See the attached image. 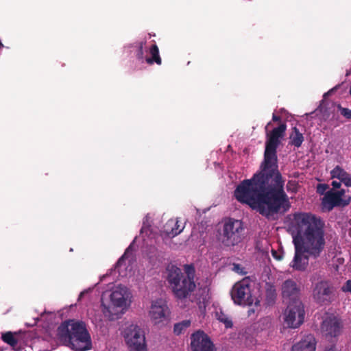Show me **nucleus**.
I'll use <instances>...</instances> for the list:
<instances>
[{"instance_id":"obj_1","label":"nucleus","mask_w":351,"mask_h":351,"mask_svg":"<svg viewBox=\"0 0 351 351\" xmlns=\"http://www.w3.org/2000/svg\"><path fill=\"white\" fill-rule=\"evenodd\" d=\"M261 171L252 178L243 180L234 191L235 199L268 217L285 214L291 208L289 197L284 190L285 180L278 169L262 163Z\"/></svg>"},{"instance_id":"obj_2","label":"nucleus","mask_w":351,"mask_h":351,"mask_svg":"<svg viewBox=\"0 0 351 351\" xmlns=\"http://www.w3.org/2000/svg\"><path fill=\"white\" fill-rule=\"evenodd\" d=\"M285 223L293 243L304 248L313 258L321 256L326 246L324 221H285Z\"/></svg>"},{"instance_id":"obj_3","label":"nucleus","mask_w":351,"mask_h":351,"mask_svg":"<svg viewBox=\"0 0 351 351\" xmlns=\"http://www.w3.org/2000/svg\"><path fill=\"white\" fill-rule=\"evenodd\" d=\"M184 272L173 264H169L165 270V278L177 300L187 298L196 287L195 269L193 265H184Z\"/></svg>"},{"instance_id":"obj_4","label":"nucleus","mask_w":351,"mask_h":351,"mask_svg":"<svg viewBox=\"0 0 351 351\" xmlns=\"http://www.w3.org/2000/svg\"><path fill=\"white\" fill-rule=\"evenodd\" d=\"M57 335L61 342L74 351H87L91 349L90 335L83 322L69 319L58 328Z\"/></svg>"},{"instance_id":"obj_5","label":"nucleus","mask_w":351,"mask_h":351,"mask_svg":"<svg viewBox=\"0 0 351 351\" xmlns=\"http://www.w3.org/2000/svg\"><path fill=\"white\" fill-rule=\"evenodd\" d=\"M328 189L326 184H318L317 186V192L320 195L324 194L321 203L323 212H330L335 207L344 208L350 204L351 196L346 194L345 189L326 191Z\"/></svg>"},{"instance_id":"obj_6","label":"nucleus","mask_w":351,"mask_h":351,"mask_svg":"<svg viewBox=\"0 0 351 351\" xmlns=\"http://www.w3.org/2000/svg\"><path fill=\"white\" fill-rule=\"evenodd\" d=\"M287 130L286 123H280L271 132L265 144L264 160L263 163L275 169H278L277 147L280 144V138L285 136Z\"/></svg>"},{"instance_id":"obj_7","label":"nucleus","mask_w":351,"mask_h":351,"mask_svg":"<svg viewBox=\"0 0 351 351\" xmlns=\"http://www.w3.org/2000/svg\"><path fill=\"white\" fill-rule=\"evenodd\" d=\"M244 230L243 221H226L220 233V240L226 246H234L242 241Z\"/></svg>"},{"instance_id":"obj_8","label":"nucleus","mask_w":351,"mask_h":351,"mask_svg":"<svg viewBox=\"0 0 351 351\" xmlns=\"http://www.w3.org/2000/svg\"><path fill=\"white\" fill-rule=\"evenodd\" d=\"M171 310L167 302L162 299L153 300L149 311V316L155 326H165L171 319Z\"/></svg>"},{"instance_id":"obj_9","label":"nucleus","mask_w":351,"mask_h":351,"mask_svg":"<svg viewBox=\"0 0 351 351\" xmlns=\"http://www.w3.org/2000/svg\"><path fill=\"white\" fill-rule=\"evenodd\" d=\"M230 294L234 302L238 305L251 306L254 302L248 279H243L237 282L233 286Z\"/></svg>"},{"instance_id":"obj_10","label":"nucleus","mask_w":351,"mask_h":351,"mask_svg":"<svg viewBox=\"0 0 351 351\" xmlns=\"http://www.w3.org/2000/svg\"><path fill=\"white\" fill-rule=\"evenodd\" d=\"M285 322L289 328L299 327L304 319V309L301 301L289 304L285 313Z\"/></svg>"},{"instance_id":"obj_11","label":"nucleus","mask_w":351,"mask_h":351,"mask_svg":"<svg viewBox=\"0 0 351 351\" xmlns=\"http://www.w3.org/2000/svg\"><path fill=\"white\" fill-rule=\"evenodd\" d=\"M343 324L340 319L334 315L327 317L322 323L321 330L326 338H335L342 330Z\"/></svg>"},{"instance_id":"obj_12","label":"nucleus","mask_w":351,"mask_h":351,"mask_svg":"<svg viewBox=\"0 0 351 351\" xmlns=\"http://www.w3.org/2000/svg\"><path fill=\"white\" fill-rule=\"evenodd\" d=\"M192 351H214V345L209 337L203 331L198 330L191 337Z\"/></svg>"},{"instance_id":"obj_13","label":"nucleus","mask_w":351,"mask_h":351,"mask_svg":"<svg viewBox=\"0 0 351 351\" xmlns=\"http://www.w3.org/2000/svg\"><path fill=\"white\" fill-rule=\"evenodd\" d=\"M300 289L297 283L291 280H286L282 285V295L284 302L288 304H296V301H300Z\"/></svg>"},{"instance_id":"obj_14","label":"nucleus","mask_w":351,"mask_h":351,"mask_svg":"<svg viewBox=\"0 0 351 351\" xmlns=\"http://www.w3.org/2000/svg\"><path fill=\"white\" fill-rule=\"evenodd\" d=\"M332 294V287L326 281L317 282L313 290V298L320 304H326L330 303Z\"/></svg>"},{"instance_id":"obj_15","label":"nucleus","mask_w":351,"mask_h":351,"mask_svg":"<svg viewBox=\"0 0 351 351\" xmlns=\"http://www.w3.org/2000/svg\"><path fill=\"white\" fill-rule=\"evenodd\" d=\"M295 247L294 258L291 263V267L298 271H304L308 265V254L304 255L306 253L304 248L301 246H298L296 243H293Z\"/></svg>"},{"instance_id":"obj_16","label":"nucleus","mask_w":351,"mask_h":351,"mask_svg":"<svg viewBox=\"0 0 351 351\" xmlns=\"http://www.w3.org/2000/svg\"><path fill=\"white\" fill-rule=\"evenodd\" d=\"M133 351H148L145 330L138 326L133 328Z\"/></svg>"},{"instance_id":"obj_17","label":"nucleus","mask_w":351,"mask_h":351,"mask_svg":"<svg viewBox=\"0 0 351 351\" xmlns=\"http://www.w3.org/2000/svg\"><path fill=\"white\" fill-rule=\"evenodd\" d=\"M101 311L105 317L110 321L118 319L124 313V308L111 302L108 304L101 302Z\"/></svg>"},{"instance_id":"obj_18","label":"nucleus","mask_w":351,"mask_h":351,"mask_svg":"<svg viewBox=\"0 0 351 351\" xmlns=\"http://www.w3.org/2000/svg\"><path fill=\"white\" fill-rule=\"evenodd\" d=\"M315 338L313 335L309 334L293 345L291 351H315Z\"/></svg>"},{"instance_id":"obj_19","label":"nucleus","mask_w":351,"mask_h":351,"mask_svg":"<svg viewBox=\"0 0 351 351\" xmlns=\"http://www.w3.org/2000/svg\"><path fill=\"white\" fill-rule=\"evenodd\" d=\"M332 178H337L346 186H351L350 175L339 165L336 166L330 172Z\"/></svg>"},{"instance_id":"obj_20","label":"nucleus","mask_w":351,"mask_h":351,"mask_svg":"<svg viewBox=\"0 0 351 351\" xmlns=\"http://www.w3.org/2000/svg\"><path fill=\"white\" fill-rule=\"evenodd\" d=\"M184 221H168L165 225V232L169 237L179 234L184 228Z\"/></svg>"},{"instance_id":"obj_21","label":"nucleus","mask_w":351,"mask_h":351,"mask_svg":"<svg viewBox=\"0 0 351 351\" xmlns=\"http://www.w3.org/2000/svg\"><path fill=\"white\" fill-rule=\"evenodd\" d=\"M147 53L149 55L147 56L145 59V62L147 64L152 65L154 63L158 65L162 64V59L160 56L159 49L156 44H154L149 47Z\"/></svg>"},{"instance_id":"obj_22","label":"nucleus","mask_w":351,"mask_h":351,"mask_svg":"<svg viewBox=\"0 0 351 351\" xmlns=\"http://www.w3.org/2000/svg\"><path fill=\"white\" fill-rule=\"evenodd\" d=\"M303 141V134L299 131L298 128L293 127L289 136V144L298 148L301 147Z\"/></svg>"},{"instance_id":"obj_23","label":"nucleus","mask_w":351,"mask_h":351,"mask_svg":"<svg viewBox=\"0 0 351 351\" xmlns=\"http://www.w3.org/2000/svg\"><path fill=\"white\" fill-rule=\"evenodd\" d=\"M110 302L117 304L118 306L125 309L126 304V300L124 295L120 291H114L110 295Z\"/></svg>"},{"instance_id":"obj_24","label":"nucleus","mask_w":351,"mask_h":351,"mask_svg":"<svg viewBox=\"0 0 351 351\" xmlns=\"http://www.w3.org/2000/svg\"><path fill=\"white\" fill-rule=\"evenodd\" d=\"M145 44L146 41L136 43V58L139 63L145 62V59L147 57V50L145 47Z\"/></svg>"},{"instance_id":"obj_25","label":"nucleus","mask_w":351,"mask_h":351,"mask_svg":"<svg viewBox=\"0 0 351 351\" xmlns=\"http://www.w3.org/2000/svg\"><path fill=\"white\" fill-rule=\"evenodd\" d=\"M216 317L217 320L223 323L226 328H230L233 326V323L230 317L226 314L222 310L216 312Z\"/></svg>"},{"instance_id":"obj_26","label":"nucleus","mask_w":351,"mask_h":351,"mask_svg":"<svg viewBox=\"0 0 351 351\" xmlns=\"http://www.w3.org/2000/svg\"><path fill=\"white\" fill-rule=\"evenodd\" d=\"M190 320H183L180 322L176 323L173 326V332L176 335H179L184 332L191 326Z\"/></svg>"},{"instance_id":"obj_27","label":"nucleus","mask_w":351,"mask_h":351,"mask_svg":"<svg viewBox=\"0 0 351 351\" xmlns=\"http://www.w3.org/2000/svg\"><path fill=\"white\" fill-rule=\"evenodd\" d=\"M1 339L5 343L12 348L16 347L18 344L17 339L14 337V333L10 331L3 333Z\"/></svg>"},{"instance_id":"obj_28","label":"nucleus","mask_w":351,"mask_h":351,"mask_svg":"<svg viewBox=\"0 0 351 351\" xmlns=\"http://www.w3.org/2000/svg\"><path fill=\"white\" fill-rule=\"evenodd\" d=\"M121 334L129 350L132 351V324L128 326L125 328H123L121 331Z\"/></svg>"},{"instance_id":"obj_29","label":"nucleus","mask_w":351,"mask_h":351,"mask_svg":"<svg viewBox=\"0 0 351 351\" xmlns=\"http://www.w3.org/2000/svg\"><path fill=\"white\" fill-rule=\"evenodd\" d=\"M130 254H132V243L128 245L123 255H122V256L118 260L116 267L118 269L121 268L123 265L125 260L129 258Z\"/></svg>"},{"instance_id":"obj_30","label":"nucleus","mask_w":351,"mask_h":351,"mask_svg":"<svg viewBox=\"0 0 351 351\" xmlns=\"http://www.w3.org/2000/svg\"><path fill=\"white\" fill-rule=\"evenodd\" d=\"M293 219H318L315 216L308 213H295Z\"/></svg>"},{"instance_id":"obj_31","label":"nucleus","mask_w":351,"mask_h":351,"mask_svg":"<svg viewBox=\"0 0 351 351\" xmlns=\"http://www.w3.org/2000/svg\"><path fill=\"white\" fill-rule=\"evenodd\" d=\"M341 114L348 118L351 119V110L346 108H341L340 107Z\"/></svg>"},{"instance_id":"obj_32","label":"nucleus","mask_w":351,"mask_h":351,"mask_svg":"<svg viewBox=\"0 0 351 351\" xmlns=\"http://www.w3.org/2000/svg\"><path fill=\"white\" fill-rule=\"evenodd\" d=\"M342 290L344 292H351V280L346 281V284L342 287Z\"/></svg>"},{"instance_id":"obj_33","label":"nucleus","mask_w":351,"mask_h":351,"mask_svg":"<svg viewBox=\"0 0 351 351\" xmlns=\"http://www.w3.org/2000/svg\"><path fill=\"white\" fill-rule=\"evenodd\" d=\"M331 185L332 186V189H333V190L338 189H340V187L341 186V182L340 181L333 180L331 183Z\"/></svg>"},{"instance_id":"obj_34","label":"nucleus","mask_w":351,"mask_h":351,"mask_svg":"<svg viewBox=\"0 0 351 351\" xmlns=\"http://www.w3.org/2000/svg\"><path fill=\"white\" fill-rule=\"evenodd\" d=\"M271 254L273 257L278 261H280L282 259V255L279 254L278 252L274 250H271Z\"/></svg>"},{"instance_id":"obj_35","label":"nucleus","mask_w":351,"mask_h":351,"mask_svg":"<svg viewBox=\"0 0 351 351\" xmlns=\"http://www.w3.org/2000/svg\"><path fill=\"white\" fill-rule=\"evenodd\" d=\"M324 351H339L335 345H330L326 347Z\"/></svg>"},{"instance_id":"obj_36","label":"nucleus","mask_w":351,"mask_h":351,"mask_svg":"<svg viewBox=\"0 0 351 351\" xmlns=\"http://www.w3.org/2000/svg\"><path fill=\"white\" fill-rule=\"evenodd\" d=\"M281 120V118L280 116H278L275 114H273V116H272V121H274V122H277V121H280Z\"/></svg>"},{"instance_id":"obj_37","label":"nucleus","mask_w":351,"mask_h":351,"mask_svg":"<svg viewBox=\"0 0 351 351\" xmlns=\"http://www.w3.org/2000/svg\"><path fill=\"white\" fill-rule=\"evenodd\" d=\"M234 269L235 271H238L239 269V265H234Z\"/></svg>"},{"instance_id":"obj_38","label":"nucleus","mask_w":351,"mask_h":351,"mask_svg":"<svg viewBox=\"0 0 351 351\" xmlns=\"http://www.w3.org/2000/svg\"><path fill=\"white\" fill-rule=\"evenodd\" d=\"M141 231H142V232H143V231H147V230H146V228H145V223H144V225H143V228H142V229H141Z\"/></svg>"},{"instance_id":"obj_39","label":"nucleus","mask_w":351,"mask_h":351,"mask_svg":"<svg viewBox=\"0 0 351 351\" xmlns=\"http://www.w3.org/2000/svg\"><path fill=\"white\" fill-rule=\"evenodd\" d=\"M150 217H149V214H148L146 217H145V219L146 220H148L149 219Z\"/></svg>"},{"instance_id":"obj_40","label":"nucleus","mask_w":351,"mask_h":351,"mask_svg":"<svg viewBox=\"0 0 351 351\" xmlns=\"http://www.w3.org/2000/svg\"><path fill=\"white\" fill-rule=\"evenodd\" d=\"M271 125V122L268 123L267 125L265 127V129L267 130V128L269 127V125Z\"/></svg>"},{"instance_id":"obj_41","label":"nucleus","mask_w":351,"mask_h":351,"mask_svg":"<svg viewBox=\"0 0 351 351\" xmlns=\"http://www.w3.org/2000/svg\"><path fill=\"white\" fill-rule=\"evenodd\" d=\"M224 219H228V220H230V219H232V218L228 217V218H225Z\"/></svg>"},{"instance_id":"obj_42","label":"nucleus","mask_w":351,"mask_h":351,"mask_svg":"<svg viewBox=\"0 0 351 351\" xmlns=\"http://www.w3.org/2000/svg\"><path fill=\"white\" fill-rule=\"evenodd\" d=\"M349 234L351 236V229L350 230Z\"/></svg>"},{"instance_id":"obj_43","label":"nucleus","mask_w":351,"mask_h":351,"mask_svg":"<svg viewBox=\"0 0 351 351\" xmlns=\"http://www.w3.org/2000/svg\"><path fill=\"white\" fill-rule=\"evenodd\" d=\"M349 222H350V224L351 225V220H350V221H349Z\"/></svg>"}]
</instances>
